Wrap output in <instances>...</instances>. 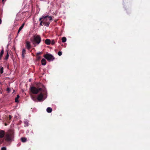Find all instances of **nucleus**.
<instances>
[{
    "instance_id": "nucleus-1",
    "label": "nucleus",
    "mask_w": 150,
    "mask_h": 150,
    "mask_svg": "<svg viewBox=\"0 0 150 150\" xmlns=\"http://www.w3.org/2000/svg\"><path fill=\"white\" fill-rule=\"evenodd\" d=\"M39 85L37 88L34 86H32L30 87V91L33 94H37L41 91L43 92L45 91V88L44 86L41 83H40Z\"/></svg>"
},
{
    "instance_id": "nucleus-2",
    "label": "nucleus",
    "mask_w": 150,
    "mask_h": 150,
    "mask_svg": "<svg viewBox=\"0 0 150 150\" xmlns=\"http://www.w3.org/2000/svg\"><path fill=\"white\" fill-rule=\"evenodd\" d=\"M52 19L51 16H43L42 17L40 18L39 21L42 20L43 22V25L47 27H48L50 23V21Z\"/></svg>"
},
{
    "instance_id": "nucleus-3",
    "label": "nucleus",
    "mask_w": 150,
    "mask_h": 150,
    "mask_svg": "<svg viewBox=\"0 0 150 150\" xmlns=\"http://www.w3.org/2000/svg\"><path fill=\"white\" fill-rule=\"evenodd\" d=\"M41 41V38L39 35H37L33 36L32 42L33 44L34 45V46H35L36 45L39 44Z\"/></svg>"
},
{
    "instance_id": "nucleus-4",
    "label": "nucleus",
    "mask_w": 150,
    "mask_h": 150,
    "mask_svg": "<svg viewBox=\"0 0 150 150\" xmlns=\"http://www.w3.org/2000/svg\"><path fill=\"white\" fill-rule=\"evenodd\" d=\"M13 138V134L12 132H9L7 133L5 137V140L7 142L12 141Z\"/></svg>"
},
{
    "instance_id": "nucleus-5",
    "label": "nucleus",
    "mask_w": 150,
    "mask_h": 150,
    "mask_svg": "<svg viewBox=\"0 0 150 150\" xmlns=\"http://www.w3.org/2000/svg\"><path fill=\"white\" fill-rule=\"evenodd\" d=\"M44 57L48 61L53 60L55 58L51 54L47 53L44 55Z\"/></svg>"
},
{
    "instance_id": "nucleus-6",
    "label": "nucleus",
    "mask_w": 150,
    "mask_h": 150,
    "mask_svg": "<svg viewBox=\"0 0 150 150\" xmlns=\"http://www.w3.org/2000/svg\"><path fill=\"white\" fill-rule=\"evenodd\" d=\"M40 94H39L38 97L37 99L39 101H41L43 98V96L45 95L46 93V91L45 88V91L43 92L42 91L40 92Z\"/></svg>"
},
{
    "instance_id": "nucleus-7",
    "label": "nucleus",
    "mask_w": 150,
    "mask_h": 150,
    "mask_svg": "<svg viewBox=\"0 0 150 150\" xmlns=\"http://www.w3.org/2000/svg\"><path fill=\"white\" fill-rule=\"evenodd\" d=\"M5 134V132L4 130H0V144L4 142V139H2Z\"/></svg>"
},
{
    "instance_id": "nucleus-8",
    "label": "nucleus",
    "mask_w": 150,
    "mask_h": 150,
    "mask_svg": "<svg viewBox=\"0 0 150 150\" xmlns=\"http://www.w3.org/2000/svg\"><path fill=\"white\" fill-rule=\"evenodd\" d=\"M9 119L8 120V117L5 118L4 121H6V122H7V123L9 124L11 122V121L10 120L11 118L12 117V116L11 115H9Z\"/></svg>"
},
{
    "instance_id": "nucleus-9",
    "label": "nucleus",
    "mask_w": 150,
    "mask_h": 150,
    "mask_svg": "<svg viewBox=\"0 0 150 150\" xmlns=\"http://www.w3.org/2000/svg\"><path fill=\"white\" fill-rule=\"evenodd\" d=\"M26 47L28 50L30 49L31 48V45L30 44V42L28 41L26 42Z\"/></svg>"
},
{
    "instance_id": "nucleus-10",
    "label": "nucleus",
    "mask_w": 150,
    "mask_h": 150,
    "mask_svg": "<svg viewBox=\"0 0 150 150\" xmlns=\"http://www.w3.org/2000/svg\"><path fill=\"white\" fill-rule=\"evenodd\" d=\"M51 40L48 39H47L45 40V43L47 45H50L51 44Z\"/></svg>"
},
{
    "instance_id": "nucleus-11",
    "label": "nucleus",
    "mask_w": 150,
    "mask_h": 150,
    "mask_svg": "<svg viewBox=\"0 0 150 150\" xmlns=\"http://www.w3.org/2000/svg\"><path fill=\"white\" fill-rule=\"evenodd\" d=\"M41 64L42 65H45L46 64V61L44 59H42L41 61Z\"/></svg>"
},
{
    "instance_id": "nucleus-12",
    "label": "nucleus",
    "mask_w": 150,
    "mask_h": 150,
    "mask_svg": "<svg viewBox=\"0 0 150 150\" xmlns=\"http://www.w3.org/2000/svg\"><path fill=\"white\" fill-rule=\"evenodd\" d=\"M25 25V23H23L22 25L21 26V27L19 28L18 31V34L19 32L21 31V30L23 28V27Z\"/></svg>"
},
{
    "instance_id": "nucleus-13",
    "label": "nucleus",
    "mask_w": 150,
    "mask_h": 150,
    "mask_svg": "<svg viewBox=\"0 0 150 150\" xmlns=\"http://www.w3.org/2000/svg\"><path fill=\"white\" fill-rule=\"evenodd\" d=\"M52 111V109L50 107H48L47 109V111L48 113H50Z\"/></svg>"
},
{
    "instance_id": "nucleus-14",
    "label": "nucleus",
    "mask_w": 150,
    "mask_h": 150,
    "mask_svg": "<svg viewBox=\"0 0 150 150\" xmlns=\"http://www.w3.org/2000/svg\"><path fill=\"white\" fill-rule=\"evenodd\" d=\"M21 141L23 142H26L27 141V139L25 137H22L21 138Z\"/></svg>"
},
{
    "instance_id": "nucleus-15",
    "label": "nucleus",
    "mask_w": 150,
    "mask_h": 150,
    "mask_svg": "<svg viewBox=\"0 0 150 150\" xmlns=\"http://www.w3.org/2000/svg\"><path fill=\"white\" fill-rule=\"evenodd\" d=\"M62 42H64L66 41L67 39L65 37H63L62 39Z\"/></svg>"
},
{
    "instance_id": "nucleus-16",
    "label": "nucleus",
    "mask_w": 150,
    "mask_h": 150,
    "mask_svg": "<svg viewBox=\"0 0 150 150\" xmlns=\"http://www.w3.org/2000/svg\"><path fill=\"white\" fill-rule=\"evenodd\" d=\"M19 98V96L18 95L17 96V97L15 99V102H18V99Z\"/></svg>"
},
{
    "instance_id": "nucleus-17",
    "label": "nucleus",
    "mask_w": 150,
    "mask_h": 150,
    "mask_svg": "<svg viewBox=\"0 0 150 150\" xmlns=\"http://www.w3.org/2000/svg\"><path fill=\"white\" fill-rule=\"evenodd\" d=\"M4 68L3 67H1L0 69V72L2 74L3 73Z\"/></svg>"
},
{
    "instance_id": "nucleus-18",
    "label": "nucleus",
    "mask_w": 150,
    "mask_h": 150,
    "mask_svg": "<svg viewBox=\"0 0 150 150\" xmlns=\"http://www.w3.org/2000/svg\"><path fill=\"white\" fill-rule=\"evenodd\" d=\"M55 43V40H52V41L51 42V44L52 45H54Z\"/></svg>"
},
{
    "instance_id": "nucleus-19",
    "label": "nucleus",
    "mask_w": 150,
    "mask_h": 150,
    "mask_svg": "<svg viewBox=\"0 0 150 150\" xmlns=\"http://www.w3.org/2000/svg\"><path fill=\"white\" fill-rule=\"evenodd\" d=\"M4 53V50H2L0 52V56H3Z\"/></svg>"
},
{
    "instance_id": "nucleus-20",
    "label": "nucleus",
    "mask_w": 150,
    "mask_h": 150,
    "mask_svg": "<svg viewBox=\"0 0 150 150\" xmlns=\"http://www.w3.org/2000/svg\"><path fill=\"white\" fill-rule=\"evenodd\" d=\"M40 21V26H42V25H43V22L42 21V20H41V21Z\"/></svg>"
},
{
    "instance_id": "nucleus-21",
    "label": "nucleus",
    "mask_w": 150,
    "mask_h": 150,
    "mask_svg": "<svg viewBox=\"0 0 150 150\" xmlns=\"http://www.w3.org/2000/svg\"><path fill=\"white\" fill-rule=\"evenodd\" d=\"M8 57H9V54H8V53L7 52V54L6 55V57H5V59L6 60L8 58Z\"/></svg>"
},
{
    "instance_id": "nucleus-22",
    "label": "nucleus",
    "mask_w": 150,
    "mask_h": 150,
    "mask_svg": "<svg viewBox=\"0 0 150 150\" xmlns=\"http://www.w3.org/2000/svg\"><path fill=\"white\" fill-rule=\"evenodd\" d=\"M62 52L61 51H59L58 53V54L59 56H61L62 55Z\"/></svg>"
},
{
    "instance_id": "nucleus-23",
    "label": "nucleus",
    "mask_w": 150,
    "mask_h": 150,
    "mask_svg": "<svg viewBox=\"0 0 150 150\" xmlns=\"http://www.w3.org/2000/svg\"><path fill=\"white\" fill-rule=\"evenodd\" d=\"M25 49H23L22 51V54H25Z\"/></svg>"
},
{
    "instance_id": "nucleus-24",
    "label": "nucleus",
    "mask_w": 150,
    "mask_h": 150,
    "mask_svg": "<svg viewBox=\"0 0 150 150\" xmlns=\"http://www.w3.org/2000/svg\"><path fill=\"white\" fill-rule=\"evenodd\" d=\"M41 58V57L40 56H37V60H39Z\"/></svg>"
},
{
    "instance_id": "nucleus-25",
    "label": "nucleus",
    "mask_w": 150,
    "mask_h": 150,
    "mask_svg": "<svg viewBox=\"0 0 150 150\" xmlns=\"http://www.w3.org/2000/svg\"><path fill=\"white\" fill-rule=\"evenodd\" d=\"M32 99L34 100H36V97L34 96H32Z\"/></svg>"
},
{
    "instance_id": "nucleus-26",
    "label": "nucleus",
    "mask_w": 150,
    "mask_h": 150,
    "mask_svg": "<svg viewBox=\"0 0 150 150\" xmlns=\"http://www.w3.org/2000/svg\"><path fill=\"white\" fill-rule=\"evenodd\" d=\"M1 150H6V148L5 147H3L1 148Z\"/></svg>"
},
{
    "instance_id": "nucleus-27",
    "label": "nucleus",
    "mask_w": 150,
    "mask_h": 150,
    "mask_svg": "<svg viewBox=\"0 0 150 150\" xmlns=\"http://www.w3.org/2000/svg\"><path fill=\"white\" fill-rule=\"evenodd\" d=\"M41 53H42L41 52H39L37 53V56H39V55L40 54H41Z\"/></svg>"
},
{
    "instance_id": "nucleus-28",
    "label": "nucleus",
    "mask_w": 150,
    "mask_h": 150,
    "mask_svg": "<svg viewBox=\"0 0 150 150\" xmlns=\"http://www.w3.org/2000/svg\"><path fill=\"white\" fill-rule=\"evenodd\" d=\"M10 89L9 88H8L7 89V91L9 92L10 91Z\"/></svg>"
},
{
    "instance_id": "nucleus-29",
    "label": "nucleus",
    "mask_w": 150,
    "mask_h": 150,
    "mask_svg": "<svg viewBox=\"0 0 150 150\" xmlns=\"http://www.w3.org/2000/svg\"><path fill=\"white\" fill-rule=\"evenodd\" d=\"M22 57L23 59L24 58L25 56H24V54H22Z\"/></svg>"
},
{
    "instance_id": "nucleus-30",
    "label": "nucleus",
    "mask_w": 150,
    "mask_h": 150,
    "mask_svg": "<svg viewBox=\"0 0 150 150\" xmlns=\"http://www.w3.org/2000/svg\"><path fill=\"white\" fill-rule=\"evenodd\" d=\"M2 23V20L1 18H0V24Z\"/></svg>"
},
{
    "instance_id": "nucleus-31",
    "label": "nucleus",
    "mask_w": 150,
    "mask_h": 150,
    "mask_svg": "<svg viewBox=\"0 0 150 150\" xmlns=\"http://www.w3.org/2000/svg\"><path fill=\"white\" fill-rule=\"evenodd\" d=\"M4 125L6 126H7V124L6 123H5L4 124Z\"/></svg>"
},
{
    "instance_id": "nucleus-32",
    "label": "nucleus",
    "mask_w": 150,
    "mask_h": 150,
    "mask_svg": "<svg viewBox=\"0 0 150 150\" xmlns=\"http://www.w3.org/2000/svg\"><path fill=\"white\" fill-rule=\"evenodd\" d=\"M5 0H2V1L4 2Z\"/></svg>"
}]
</instances>
